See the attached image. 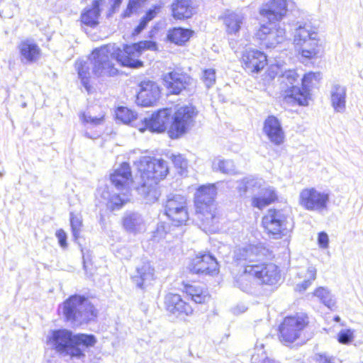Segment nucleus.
Instances as JSON below:
<instances>
[{"mask_svg":"<svg viewBox=\"0 0 363 363\" xmlns=\"http://www.w3.org/2000/svg\"><path fill=\"white\" fill-rule=\"evenodd\" d=\"M115 45H106L95 49L86 60H79L75 63L79 78L86 91H89L91 73L97 77L114 76L118 69L114 67L116 59Z\"/></svg>","mask_w":363,"mask_h":363,"instance_id":"f257e3e1","label":"nucleus"},{"mask_svg":"<svg viewBox=\"0 0 363 363\" xmlns=\"http://www.w3.org/2000/svg\"><path fill=\"white\" fill-rule=\"evenodd\" d=\"M137 167L142 182L137 191L146 203H155L160 196L157 185L169 172L167 163L162 159L145 156L138 162Z\"/></svg>","mask_w":363,"mask_h":363,"instance_id":"f03ea898","label":"nucleus"},{"mask_svg":"<svg viewBox=\"0 0 363 363\" xmlns=\"http://www.w3.org/2000/svg\"><path fill=\"white\" fill-rule=\"evenodd\" d=\"M96 340L93 335L73 334L67 329L50 330L47 343L60 354L81 359L85 357L84 350L92 347Z\"/></svg>","mask_w":363,"mask_h":363,"instance_id":"7ed1b4c3","label":"nucleus"},{"mask_svg":"<svg viewBox=\"0 0 363 363\" xmlns=\"http://www.w3.org/2000/svg\"><path fill=\"white\" fill-rule=\"evenodd\" d=\"M216 188L213 184L200 186L195 194L196 216L200 227L206 233L218 230L219 216L214 199Z\"/></svg>","mask_w":363,"mask_h":363,"instance_id":"20e7f679","label":"nucleus"},{"mask_svg":"<svg viewBox=\"0 0 363 363\" xmlns=\"http://www.w3.org/2000/svg\"><path fill=\"white\" fill-rule=\"evenodd\" d=\"M318 28L310 21L298 22L294 35V42L300 47L301 59L317 58L320 50Z\"/></svg>","mask_w":363,"mask_h":363,"instance_id":"39448f33","label":"nucleus"},{"mask_svg":"<svg viewBox=\"0 0 363 363\" xmlns=\"http://www.w3.org/2000/svg\"><path fill=\"white\" fill-rule=\"evenodd\" d=\"M61 308L65 320L75 326L87 323L97 314L88 298L79 295L70 296L63 302Z\"/></svg>","mask_w":363,"mask_h":363,"instance_id":"423d86ee","label":"nucleus"},{"mask_svg":"<svg viewBox=\"0 0 363 363\" xmlns=\"http://www.w3.org/2000/svg\"><path fill=\"white\" fill-rule=\"evenodd\" d=\"M280 89L284 99L289 103H297L301 106L308 105V91L298 85V75L294 70L285 71L279 77Z\"/></svg>","mask_w":363,"mask_h":363,"instance_id":"0eeeda50","label":"nucleus"},{"mask_svg":"<svg viewBox=\"0 0 363 363\" xmlns=\"http://www.w3.org/2000/svg\"><path fill=\"white\" fill-rule=\"evenodd\" d=\"M145 50L155 51L157 45L151 40L141 41L138 43L126 45L121 51L116 47V59L123 66L138 68L143 66V62L138 57Z\"/></svg>","mask_w":363,"mask_h":363,"instance_id":"6e6552de","label":"nucleus"},{"mask_svg":"<svg viewBox=\"0 0 363 363\" xmlns=\"http://www.w3.org/2000/svg\"><path fill=\"white\" fill-rule=\"evenodd\" d=\"M262 225L267 233L275 238L285 235L293 227L290 218L283 211L276 209L267 211L262 218Z\"/></svg>","mask_w":363,"mask_h":363,"instance_id":"1a4fd4ad","label":"nucleus"},{"mask_svg":"<svg viewBox=\"0 0 363 363\" xmlns=\"http://www.w3.org/2000/svg\"><path fill=\"white\" fill-rule=\"evenodd\" d=\"M197 115L196 108L192 106H184L178 108L172 116L169 135L177 138L186 133L194 124Z\"/></svg>","mask_w":363,"mask_h":363,"instance_id":"9d476101","label":"nucleus"},{"mask_svg":"<svg viewBox=\"0 0 363 363\" xmlns=\"http://www.w3.org/2000/svg\"><path fill=\"white\" fill-rule=\"evenodd\" d=\"M330 195L314 187L302 189L298 196V203L304 209L310 211L323 213L328 210Z\"/></svg>","mask_w":363,"mask_h":363,"instance_id":"9b49d317","label":"nucleus"},{"mask_svg":"<svg viewBox=\"0 0 363 363\" xmlns=\"http://www.w3.org/2000/svg\"><path fill=\"white\" fill-rule=\"evenodd\" d=\"M308 323V317L305 314L286 317L279 326L280 341L285 344L294 342L300 337Z\"/></svg>","mask_w":363,"mask_h":363,"instance_id":"f8f14e48","label":"nucleus"},{"mask_svg":"<svg viewBox=\"0 0 363 363\" xmlns=\"http://www.w3.org/2000/svg\"><path fill=\"white\" fill-rule=\"evenodd\" d=\"M166 215L176 225L185 224L189 219L186 199L180 194H170L165 204Z\"/></svg>","mask_w":363,"mask_h":363,"instance_id":"ddd939ff","label":"nucleus"},{"mask_svg":"<svg viewBox=\"0 0 363 363\" xmlns=\"http://www.w3.org/2000/svg\"><path fill=\"white\" fill-rule=\"evenodd\" d=\"M267 252L261 245H245L235 250L234 257L245 269L247 266L258 264L267 256Z\"/></svg>","mask_w":363,"mask_h":363,"instance_id":"4468645a","label":"nucleus"},{"mask_svg":"<svg viewBox=\"0 0 363 363\" xmlns=\"http://www.w3.org/2000/svg\"><path fill=\"white\" fill-rule=\"evenodd\" d=\"M245 272L252 274L260 283L267 285H274L279 282L281 275L278 267L273 263L259 262L258 264L247 266Z\"/></svg>","mask_w":363,"mask_h":363,"instance_id":"2eb2a0df","label":"nucleus"},{"mask_svg":"<svg viewBox=\"0 0 363 363\" xmlns=\"http://www.w3.org/2000/svg\"><path fill=\"white\" fill-rule=\"evenodd\" d=\"M171 110L163 108L152 114L150 118H141L140 119V125L138 129L143 133L146 130L150 132L162 133L167 128L169 122Z\"/></svg>","mask_w":363,"mask_h":363,"instance_id":"dca6fc26","label":"nucleus"},{"mask_svg":"<svg viewBox=\"0 0 363 363\" xmlns=\"http://www.w3.org/2000/svg\"><path fill=\"white\" fill-rule=\"evenodd\" d=\"M288 11L286 0H270L262 4L259 9V15L270 25L281 21Z\"/></svg>","mask_w":363,"mask_h":363,"instance_id":"f3484780","label":"nucleus"},{"mask_svg":"<svg viewBox=\"0 0 363 363\" xmlns=\"http://www.w3.org/2000/svg\"><path fill=\"white\" fill-rule=\"evenodd\" d=\"M256 36L261 40V44L267 48L276 47L282 43L286 38V31L280 26L273 28L267 25H262L256 33Z\"/></svg>","mask_w":363,"mask_h":363,"instance_id":"a211bd4d","label":"nucleus"},{"mask_svg":"<svg viewBox=\"0 0 363 363\" xmlns=\"http://www.w3.org/2000/svg\"><path fill=\"white\" fill-rule=\"evenodd\" d=\"M140 89L136 98V103L141 106H151L155 104L160 96V89L157 84L150 80L143 81Z\"/></svg>","mask_w":363,"mask_h":363,"instance_id":"6ab92c4d","label":"nucleus"},{"mask_svg":"<svg viewBox=\"0 0 363 363\" xmlns=\"http://www.w3.org/2000/svg\"><path fill=\"white\" fill-rule=\"evenodd\" d=\"M263 133L275 145H281L285 140V133L280 121L274 116H268L264 121Z\"/></svg>","mask_w":363,"mask_h":363,"instance_id":"aec40b11","label":"nucleus"},{"mask_svg":"<svg viewBox=\"0 0 363 363\" xmlns=\"http://www.w3.org/2000/svg\"><path fill=\"white\" fill-rule=\"evenodd\" d=\"M194 274H216L219 271L216 258L210 254L196 256L192 261L190 268Z\"/></svg>","mask_w":363,"mask_h":363,"instance_id":"412c9836","label":"nucleus"},{"mask_svg":"<svg viewBox=\"0 0 363 363\" xmlns=\"http://www.w3.org/2000/svg\"><path fill=\"white\" fill-rule=\"evenodd\" d=\"M21 62L33 64L37 62L42 55L39 45L32 39L22 40L18 45Z\"/></svg>","mask_w":363,"mask_h":363,"instance_id":"4be33fe9","label":"nucleus"},{"mask_svg":"<svg viewBox=\"0 0 363 363\" xmlns=\"http://www.w3.org/2000/svg\"><path fill=\"white\" fill-rule=\"evenodd\" d=\"M244 68L250 72H259L267 65V57L257 50H246L242 55Z\"/></svg>","mask_w":363,"mask_h":363,"instance_id":"5701e85b","label":"nucleus"},{"mask_svg":"<svg viewBox=\"0 0 363 363\" xmlns=\"http://www.w3.org/2000/svg\"><path fill=\"white\" fill-rule=\"evenodd\" d=\"M190 78L182 73L172 71L163 75L164 84L172 94H179L186 89Z\"/></svg>","mask_w":363,"mask_h":363,"instance_id":"b1692460","label":"nucleus"},{"mask_svg":"<svg viewBox=\"0 0 363 363\" xmlns=\"http://www.w3.org/2000/svg\"><path fill=\"white\" fill-rule=\"evenodd\" d=\"M164 305L169 313L176 315H190L193 313L191 306L177 294H167L164 298Z\"/></svg>","mask_w":363,"mask_h":363,"instance_id":"393cba45","label":"nucleus"},{"mask_svg":"<svg viewBox=\"0 0 363 363\" xmlns=\"http://www.w3.org/2000/svg\"><path fill=\"white\" fill-rule=\"evenodd\" d=\"M111 183L118 190L128 191L130 184L132 183V174L130 167L128 163L123 162L111 174Z\"/></svg>","mask_w":363,"mask_h":363,"instance_id":"a878e982","label":"nucleus"},{"mask_svg":"<svg viewBox=\"0 0 363 363\" xmlns=\"http://www.w3.org/2000/svg\"><path fill=\"white\" fill-rule=\"evenodd\" d=\"M99 195L103 199V202L112 211L120 209L129 201L128 191H126L121 194H111L106 187H104L97 190V196Z\"/></svg>","mask_w":363,"mask_h":363,"instance_id":"bb28decb","label":"nucleus"},{"mask_svg":"<svg viewBox=\"0 0 363 363\" xmlns=\"http://www.w3.org/2000/svg\"><path fill=\"white\" fill-rule=\"evenodd\" d=\"M155 269L149 262L137 267L132 277L133 281L138 288L145 289L155 280Z\"/></svg>","mask_w":363,"mask_h":363,"instance_id":"cd10ccee","label":"nucleus"},{"mask_svg":"<svg viewBox=\"0 0 363 363\" xmlns=\"http://www.w3.org/2000/svg\"><path fill=\"white\" fill-rule=\"evenodd\" d=\"M347 89L345 86L335 84L330 91L332 107L337 113H344L346 110Z\"/></svg>","mask_w":363,"mask_h":363,"instance_id":"c85d7f7f","label":"nucleus"},{"mask_svg":"<svg viewBox=\"0 0 363 363\" xmlns=\"http://www.w3.org/2000/svg\"><path fill=\"white\" fill-rule=\"evenodd\" d=\"M172 16L176 19L189 18L195 12L191 0H174L171 5Z\"/></svg>","mask_w":363,"mask_h":363,"instance_id":"c756f323","label":"nucleus"},{"mask_svg":"<svg viewBox=\"0 0 363 363\" xmlns=\"http://www.w3.org/2000/svg\"><path fill=\"white\" fill-rule=\"evenodd\" d=\"M104 3V0H94L90 8L86 9L81 14V21L83 24L95 27L99 24V18L101 13L100 7Z\"/></svg>","mask_w":363,"mask_h":363,"instance_id":"7c9ffc66","label":"nucleus"},{"mask_svg":"<svg viewBox=\"0 0 363 363\" xmlns=\"http://www.w3.org/2000/svg\"><path fill=\"white\" fill-rule=\"evenodd\" d=\"M123 225L131 233H141L145 230V223L142 216L138 213H127L123 218Z\"/></svg>","mask_w":363,"mask_h":363,"instance_id":"2f4dec72","label":"nucleus"},{"mask_svg":"<svg viewBox=\"0 0 363 363\" xmlns=\"http://www.w3.org/2000/svg\"><path fill=\"white\" fill-rule=\"evenodd\" d=\"M245 19V16L240 12H232L226 15L224 18V24L228 33L236 34L238 33Z\"/></svg>","mask_w":363,"mask_h":363,"instance_id":"473e14b6","label":"nucleus"},{"mask_svg":"<svg viewBox=\"0 0 363 363\" xmlns=\"http://www.w3.org/2000/svg\"><path fill=\"white\" fill-rule=\"evenodd\" d=\"M316 274L317 269L313 266H309L306 269L300 271L298 276L303 279V281L296 284L295 290L299 292L306 291L316 279Z\"/></svg>","mask_w":363,"mask_h":363,"instance_id":"72a5a7b5","label":"nucleus"},{"mask_svg":"<svg viewBox=\"0 0 363 363\" xmlns=\"http://www.w3.org/2000/svg\"><path fill=\"white\" fill-rule=\"evenodd\" d=\"M184 291L196 303H204L210 298L206 290L195 285H185Z\"/></svg>","mask_w":363,"mask_h":363,"instance_id":"f704fd0d","label":"nucleus"},{"mask_svg":"<svg viewBox=\"0 0 363 363\" xmlns=\"http://www.w3.org/2000/svg\"><path fill=\"white\" fill-rule=\"evenodd\" d=\"M193 31L182 28H174L169 30L167 34V39L177 45H183L187 42Z\"/></svg>","mask_w":363,"mask_h":363,"instance_id":"c9c22d12","label":"nucleus"},{"mask_svg":"<svg viewBox=\"0 0 363 363\" xmlns=\"http://www.w3.org/2000/svg\"><path fill=\"white\" fill-rule=\"evenodd\" d=\"M117 119L124 123H130L131 125L138 128L140 125V119L133 111L126 107H119L116 111Z\"/></svg>","mask_w":363,"mask_h":363,"instance_id":"e433bc0d","label":"nucleus"},{"mask_svg":"<svg viewBox=\"0 0 363 363\" xmlns=\"http://www.w3.org/2000/svg\"><path fill=\"white\" fill-rule=\"evenodd\" d=\"M212 168L213 171H219L223 174H235V166L231 160H225L216 157L213 160Z\"/></svg>","mask_w":363,"mask_h":363,"instance_id":"4c0bfd02","label":"nucleus"},{"mask_svg":"<svg viewBox=\"0 0 363 363\" xmlns=\"http://www.w3.org/2000/svg\"><path fill=\"white\" fill-rule=\"evenodd\" d=\"M313 294L328 308L332 309L335 306V300L327 288L323 286L318 287Z\"/></svg>","mask_w":363,"mask_h":363,"instance_id":"58836bf2","label":"nucleus"},{"mask_svg":"<svg viewBox=\"0 0 363 363\" xmlns=\"http://www.w3.org/2000/svg\"><path fill=\"white\" fill-rule=\"evenodd\" d=\"M169 159L172 160V163L174 165V167L178 170V172L183 175L187 171L188 168V161L184 156L181 154H172L169 157Z\"/></svg>","mask_w":363,"mask_h":363,"instance_id":"ea45409f","label":"nucleus"},{"mask_svg":"<svg viewBox=\"0 0 363 363\" xmlns=\"http://www.w3.org/2000/svg\"><path fill=\"white\" fill-rule=\"evenodd\" d=\"M251 278H253L252 274L245 272V269H244L243 273L237 279L235 284L242 291L248 292L252 288Z\"/></svg>","mask_w":363,"mask_h":363,"instance_id":"a19ab883","label":"nucleus"},{"mask_svg":"<svg viewBox=\"0 0 363 363\" xmlns=\"http://www.w3.org/2000/svg\"><path fill=\"white\" fill-rule=\"evenodd\" d=\"M70 225L72 232V236L74 240H77L80 235L82 228V219L79 215H75L73 213H70Z\"/></svg>","mask_w":363,"mask_h":363,"instance_id":"79ce46f5","label":"nucleus"},{"mask_svg":"<svg viewBox=\"0 0 363 363\" xmlns=\"http://www.w3.org/2000/svg\"><path fill=\"white\" fill-rule=\"evenodd\" d=\"M320 72H309L306 74L302 78V89H306L309 96V87L313 86L314 83H317L320 79Z\"/></svg>","mask_w":363,"mask_h":363,"instance_id":"37998d69","label":"nucleus"},{"mask_svg":"<svg viewBox=\"0 0 363 363\" xmlns=\"http://www.w3.org/2000/svg\"><path fill=\"white\" fill-rule=\"evenodd\" d=\"M354 340V330L351 329L341 330L337 335V340L340 343L347 345Z\"/></svg>","mask_w":363,"mask_h":363,"instance_id":"c03bdc74","label":"nucleus"},{"mask_svg":"<svg viewBox=\"0 0 363 363\" xmlns=\"http://www.w3.org/2000/svg\"><path fill=\"white\" fill-rule=\"evenodd\" d=\"M202 79L207 88L211 87L216 82L215 69L211 68L203 70Z\"/></svg>","mask_w":363,"mask_h":363,"instance_id":"a18cd8bd","label":"nucleus"},{"mask_svg":"<svg viewBox=\"0 0 363 363\" xmlns=\"http://www.w3.org/2000/svg\"><path fill=\"white\" fill-rule=\"evenodd\" d=\"M256 184V181L252 177H245L240 182L238 186L240 193L245 194L251 186H254Z\"/></svg>","mask_w":363,"mask_h":363,"instance_id":"49530a36","label":"nucleus"},{"mask_svg":"<svg viewBox=\"0 0 363 363\" xmlns=\"http://www.w3.org/2000/svg\"><path fill=\"white\" fill-rule=\"evenodd\" d=\"M268 205H269V201H267V199H265V197L262 196L261 194L255 196L252 198V206L253 207L261 210Z\"/></svg>","mask_w":363,"mask_h":363,"instance_id":"de8ad7c7","label":"nucleus"},{"mask_svg":"<svg viewBox=\"0 0 363 363\" xmlns=\"http://www.w3.org/2000/svg\"><path fill=\"white\" fill-rule=\"evenodd\" d=\"M260 194L265 197V199L269 201V204L277 199L275 190L272 187H268L262 189Z\"/></svg>","mask_w":363,"mask_h":363,"instance_id":"09e8293b","label":"nucleus"},{"mask_svg":"<svg viewBox=\"0 0 363 363\" xmlns=\"http://www.w3.org/2000/svg\"><path fill=\"white\" fill-rule=\"evenodd\" d=\"M146 0H130L127 10L125 12V16H129L132 13L136 10L143 4Z\"/></svg>","mask_w":363,"mask_h":363,"instance_id":"8fccbe9b","label":"nucleus"},{"mask_svg":"<svg viewBox=\"0 0 363 363\" xmlns=\"http://www.w3.org/2000/svg\"><path fill=\"white\" fill-rule=\"evenodd\" d=\"M318 242L320 247L326 249L329 245V238L326 233L320 232L318 233Z\"/></svg>","mask_w":363,"mask_h":363,"instance_id":"3c124183","label":"nucleus"},{"mask_svg":"<svg viewBox=\"0 0 363 363\" xmlns=\"http://www.w3.org/2000/svg\"><path fill=\"white\" fill-rule=\"evenodd\" d=\"M81 119L84 123H91L93 125H98L101 123L103 117H91L90 116H87L86 113H83L81 116Z\"/></svg>","mask_w":363,"mask_h":363,"instance_id":"603ef678","label":"nucleus"},{"mask_svg":"<svg viewBox=\"0 0 363 363\" xmlns=\"http://www.w3.org/2000/svg\"><path fill=\"white\" fill-rule=\"evenodd\" d=\"M55 235L58 239L60 245L63 248L67 247V234L65 230L62 229L57 230Z\"/></svg>","mask_w":363,"mask_h":363,"instance_id":"864d4df0","label":"nucleus"},{"mask_svg":"<svg viewBox=\"0 0 363 363\" xmlns=\"http://www.w3.org/2000/svg\"><path fill=\"white\" fill-rule=\"evenodd\" d=\"M317 363H335V358L327 355L326 354H318L315 355Z\"/></svg>","mask_w":363,"mask_h":363,"instance_id":"5fc2aeb1","label":"nucleus"},{"mask_svg":"<svg viewBox=\"0 0 363 363\" xmlns=\"http://www.w3.org/2000/svg\"><path fill=\"white\" fill-rule=\"evenodd\" d=\"M149 21L146 20L145 17H143L141 21L140 22L139 25L135 28V32H137L138 33L141 32L146 27L147 23Z\"/></svg>","mask_w":363,"mask_h":363,"instance_id":"6e6d98bb","label":"nucleus"},{"mask_svg":"<svg viewBox=\"0 0 363 363\" xmlns=\"http://www.w3.org/2000/svg\"><path fill=\"white\" fill-rule=\"evenodd\" d=\"M156 13H157V11L155 9H150V11H148L147 12L145 16H144V17L146 18V20H147L148 21H150L155 17Z\"/></svg>","mask_w":363,"mask_h":363,"instance_id":"4d7b16f0","label":"nucleus"},{"mask_svg":"<svg viewBox=\"0 0 363 363\" xmlns=\"http://www.w3.org/2000/svg\"><path fill=\"white\" fill-rule=\"evenodd\" d=\"M114 1V6H118L121 3L122 0H113Z\"/></svg>","mask_w":363,"mask_h":363,"instance_id":"13d9d810","label":"nucleus"},{"mask_svg":"<svg viewBox=\"0 0 363 363\" xmlns=\"http://www.w3.org/2000/svg\"><path fill=\"white\" fill-rule=\"evenodd\" d=\"M334 320L336 322H339L340 320V318L339 316H335L334 318Z\"/></svg>","mask_w":363,"mask_h":363,"instance_id":"bf43d9fd","label":"nucleus"},{"mask_svg":"<svg viewBox=\"0 0 363 363\" xmlns=\"http://www.w3.org/2000/svg\"><path fill=\"white\" fill-rule=\"evenodd\" d=\"M4 174L2 172H0V178L2 177Z\"/></svg>","mask_w":363,"mask_h":363,"instance_id":"052dcab7","label":"nucleus"},{"mask_svg":"<svg viewBox=\"0 0 363 363\" xmlns=\"http://www.w3.org/2000/svg\"><path fill=\"white\" fill-rule=\"evenodd\" d=\"M245 310H246V308H243L242 312H245Z\"/></svg>","mask_w":363,"mask_h":363,"instance_id":"680f3d73","label":"nucleus"},{"mask_svg":"<svg viewBox=\"0 0 363 363\" xmlns=\"http://www.w3.org/2000/svg\"><path fill=\"white\" fill-rule=\"evenodd\" d=\"M86 136L87 138H89V135H88V133H86Z\"/></svg>","mask_w":363,"mask_h":363,"instance_id":"e2e57ef3","label":"nucleus"},{"mask_svg":"<svg viewBox=\"0 0 363 363\" xmlns=\"http://www.w3.org/2000/svg\"><path fill=\"white\" fill-rule=\"evenodd\" d=\"M4 0H0V4Z\"/></svg>","mask_w":363,"mask_h":363,"instance_id":"0e129e2a","label":"nucleus"}]
</instances>
